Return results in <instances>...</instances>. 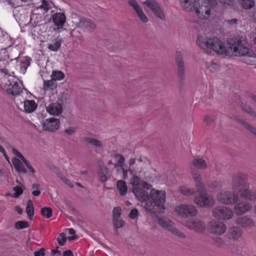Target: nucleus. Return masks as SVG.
Segmentation results:
<instances>
[{
	"instance_id": "1",
	"label": "nucleus",
	"mask_w": 256,
	"mask_h": 256,
	"mask_svg": "<svg viewBox=\"0 0 256 256\" xmlns=\"http://www.w3.org/2000/svg\"><path fill=\"white\" fill-rule=\"evenodd\" d=\"M198 46L206 52H214L217 54L229 56H247L253 57L254 52L250 50L238 38H230L228 40L226 46L218 38H204L198 36L196 40Z\"/></svg>"
},
{
	"instance_id": "2",
	"label": "nucleus",
	"mask_w": 256,
	"mask_h": 256,
	"mask_svg": "<svg viewBox=\"0 0 256 256\" xmlns=\"http://www.w3.org/2000/svg\"><path fill=\"white\" fill-rule=\"evenodd\" d=\"M248 176L242 172H238L232 176L231 186L234 192H238L240 198L252 202H256V191L249 188Z\"/></svg>"
},
{
	"instance_id": "3",
	"label": "nucleus",
	"mask_w": 256,
	"mask_h": 256,
	"mask_svg": "<svg viewBox=\"0 0 256 256\" xmlns=\"http://www.w3.org/2000/svg\"><path fill=\"white\" fill-rule=\"evenodd\" d=\"M207 166L206 160L200 158H194L190 164V170L192 178L196 183V186L199 192H204V184L198 169L205 170Z\"/></svg>"
},
{
	"instance_id": "4",
	"label": "nucleus",
	"mask_w": 256,
	"mask_h": 256,
	"mask_svg": "<svg viewBox=\"0 0 256 256\" xmlns=\"http://www.w3.org/2000/svg\"><path fill=\"white\" fill-rule=\"evenodd\" d=\"M73 18V23L76 28L84 32H92L96 28L97 26L95 22L89 18L75 15Z\"/></svg>"
},
{
	"instance_id": "5",
	"label": "nucleus",
	"mask_w": 256,
	"mask_h": 256,
	"mask_svg": "<svg viewBox=\"0 0 256 256\" xmlns=\"http://www.w3.org/2000/svg\"><path fill=\"white\" fill-rule=\"evenodd\" d=\"M240 196L234 191H222L218 193L216 198L218 202L225 204H233L238 202Z\"/></svg>"
},
{
	"instance_id": "6",
	"label": "nucleus",
	"mask_w": 256,
	"mask_h": 256,
	"mask_svg": "<svg viewBox=\"0 0 256 256\" xmlns=\"http://www.w3.org/2000/svg\"><path fill=\"white\" fill-rule=\"evenodd\" d=\"M156 208L158 209V214L162 213L164 210V203L166 202L165 192L155 190H150V196Z\"/></svg>"
},
{
	"instance_id": "7",
	"label": "nucleus",
	"mask_w": 256,
	"mask_h": 256,
	"mask_svg": "<svg viewBox=\"0 0 256 256\" xmlns=\"http://www.w3.org/2000/svg\"><path fill=\"white\" fill-rule=\"evenodd\" d=\"M175 211L178 216L182 218L194 216L198 213V210L194 206L190 204H180L176 206Z\"/></svg>"
},
{
	"instance_id": "8",
	"label": "nucleus",
	"mask_w": 256,
	"mask_h": 256,
	"mask_svg": "<svg viewBox=\"0 0 256 256\" xmlns=\"http://www.w3.org/2000/svg\"><path fill=\"white\" fill-rule=\"evenodd\" d=\"M196 189H198L196 188ZM197 191L200 193V196L194 198V203L202 207L212 206L214 203V200L208 194L206 193V189L204 188V192Z\"/></svg>"
},
{
	"instance_id": "9",
	"label": "nucleus",
	"mask_w": 256,
	"mask_h": 256,
	"mask_svg": "<svg viewBox=\"0 0 256 256\" xmlns=\"http://www.w3.org/2000/svg\"><path fill=\"white\" fill-rule=\"evenodd\" d=\"M214 216L220 220H230L233 215L232 210L226 206H220L215 208L212 210Z\"/></svg>"
},
{
	"instance_id": "10",
	"label": "nucleus",
	"mask_w": 256,
	"mask_h": 256,
	"mask_svg": "<svg viewBox=\"0 0 256 256\" xmlns=\"http://www.w3.org/2000/svg\"><path fill=\"white\" fill-rule=\"evenodd\" d=\"M175 60L178 69V77L180 81H182L185 78V67L183 56L180 52H176Z\"/></svg>"
},
{
	"instance_id": "11",
	"label": "nucleus",
	"mask_w": 256,
	"mask_h": 256,
	"mask_svg": "<svg viewBox=\"0 0 256 256\" xmlns=\"http://www.w3.org/2000/svg\"><path fill=\"white\" fill-rule=\"evenodd\" d=\"M128 3L134 10L138 17L142 23L148 22V18L136 0H128Z\"/></svg>"
},
{
	"instance_id": "12",
	"label": "nucleus",
	"mask_w": 256,
	"mask_h": 256,
	"mask_svg": "<svg viewBox=\"0 0 256 256\" xmlns=\"http://www.w3.org/2000/svg\"><path fill=\"white\" fill-rule=\"evenodd\" d=\"M252 208V205L247 201H242L238 202L234 206V212L236 215L240 216L250 212Z\"/></svg>"
},
{
	"instance_id": "13",
	"label": "nucleus",
	"mask_w": 256,
	"mask_h": 256,
	"mask_svg": "<svg viewBox=\"0 0 256 256\" xmlns=\"http://www.w3.org/2000/svg\"><path fill=\"white\" fill-rule=\"evenodd\" d=\"M208 228L211 233L220 235L226 232V225L220 222L211 221L209 222Z\"/></svg>"
},
{
	"instance_id": "14",
	"label": "nucleus",
	"mask_w": 256,
	"mask_h": 256,
	"mask_svg": "<svg viewBox=\"0 0 256 256\" xmlns=\"http://www.w3.org/2000/svg\"><path fill=\"white\" fill-rule=\"evenodd\" d=\"M236 223L244 228L251 229L254 227L256 221L251 217L244 216L238 218Z\"/></svg>"
},
{
	"instance_id": "15",
	"label": "nucleus",
	"mask_w": 256,
	"mask_h": 256,
	"mask_svg": "<svg viewBox=\"0 0 256 256\" xmlns=\"http://www.w3.org/2000/svg\"><path fill=\"white\" fill-rule=\"evenodd\" d=\"M60 124V122L58 119L51 118L43 122L42 128L44 130L54 132L58 128Z\"/></svg>"
},
{
	"instance_id": "16",
	"label": "nucleus",
	"mask_w": 256,
	"mask_h": 256,
	"mask_svg": "<svg viewBox=\"0 0 256 256\" xmlns=\"http://www.w3.org/2000/svg\"><path fill=\"white\" fill-rule=\"evenodd\" d=\"M186 226L188 228L198 232H202L206 230L205 224L198 220L188 222L186 223Z\"/></svg>"
},
{
	"instance_id": "17",
	"label": "nucleus",
	"mask_w": 256,
	"mask_h": 256,
	"mask_svg": "<svg viewBox=\"0 0 256 256\" xmlns=\"http://www.w3.org/2000/svg\"><path fill=\"white\" fill-rule=\"evenodd\" d=\"M146 190V188L140 186V188H133L132 192L139 200L144 202L148 200L150 198L148 193Z\"/></svg>"
},
{
	"instance_id": "18",
	"label": "nucleus",
	"mask_w": 256,
	"mask_h": 256,
	"mask_svg": "<svg viewBox=\"0 0 256 256\" xmlns=\"http://www.w3.org/2000/svg\"><path fill=\"white\" fill-rule=\"evenodd\" d=\"M209 7L208 6H202L198 8H194L199 18L202 20L208 19L210 14V5Z\"/></svg>"
},
{
	"instance_id": "19",
	"label": "nucleus",
	"mask_w": 256,
	"mask_h": 256,
	"mask_svg": "<svg viewBox=\"0 0 256 256\" xmlns=\"http://www.w3.org/2000/svg\"><path fill=\"white\" fill-rule=\"evenodd\" d=\"M47 112L51 115L58 116L62 112V106L58 102H53L46 107Z\"/></svg>"
},
{
	"instance_id": "20",
	"label": "nucleus",
	"mask_w": 256,
	"mask_h": 256,
	"mask_svg": "<svg viewBox=\"0 0 256 256\" xmlns=\"http://www.w3.org/2000/svg\"><path fill=\"white\" fill-rule=\"evenodd\" d=\"M66 16L64 13H56L52 16V20L58 29L62 28L66 22Z\"/></svg>"
},
{
	"instance_id": "21",
	"label": "nucleus",
	"mask_w": 256,
	"mask_h": 256,
	"mask_svg": "<svg viewBox=\"0 0 256 256\" xmlns=\"http://www.w3.org/2000/svg\"><path fill=\"white\" fill-rule=\"evenodd\" d=\"M236 120L243 127L252 134L256 138V127L246 122L245 120L240 118H237Z\"/></svg>"
},
{
	"instance_id": "22",
	"label": "nucleus",
	"mask_w": 256,
	"mask_h": 256,
	"mask_svg": "<svg viewBox=\"0 0 256 256\" xmlns=\"http://www.w3.org/2000/svg\"><path fill=\"white\" fill-rule=\"evenodd\" d=\"M130 184L132 186L133 188L142 186L144 188H146V190H150L152 187L150 184L142 182L141 180L137 176H134L132 178H131Z\"/></svg>"
},
{
	"instance_id": "23",
	"label": "nucleus",
	"mask_w": 256,
	"mask_h": 256,
	"mask_svg": "<svg viewBox=\"0 0 256 256\" xmlns=\"http://www.w3.org/2000/svg\"><path fill=\"white\" fill-rule=\"evenodd\" d=\"M98 176L100 182H106L110 178V174L106 166H100L98 172Z\"/></svg>"
},
{
	"instance_id": "24",
	"label": "nucleus",
	"mask_w": 256,
	"mask_h": 256,
	"mask_svg": "<svg viewBox=\"0 0 256 256\" xmlns=\"http://www.w3.org/2000/svg\"><path fill=\"white\" fill-rule=\"evenodd\" d=\"M117 163H115L114 164V167L116 168L118 166H119L122 170L124 171V172H126V164L124 162L125 158L121 154H116L114 156Z\"/></svg>"
},
{
	"instance_id": "25",
	"label": "nucleus",
	"mask_w": 256,
	"mask_h": 256,
	"mask_svg": "<svg viewBox=\"0 0 256 256\" xmlns=\"http://www.w3.org/2000/svg\"><path fill=\"white\" fill-rule=\"evenodd\" d=\"M82 141L87 144H90L96 148H102L103 146L102 142L98 140L90 138V137H83L82 138Z\"/></svg>"
},
{
	"instance_id": "26",
	"label": "nucleus",
	"mask_w": 256,
	"mask_h": 256,
	"mask_svg": "<svg viewBox=\"0 0 256 256\" xmlns=\"http://www.w3.org/2000/svg\"><path fill=\"white\" fill-rule=\"evenodd\" d=\"M30 22L34 26L42 24H43V18L42 14H34L32 12Z\"/></svg>"
},
{
	"instance_id": "27",
	"label": "nucleus",
	"mask_w": 256,
	"mask_h": 256,
	"mask_svg": "<svg viewBox=\"0 0 256 256\" xmlns=\"http://www.w3.org/2000/svg\"><path fill=\"white\" fill-rule=\"evenodd\" d=\"M230 237L234 240H238L242 234V230L237 226H234L230 228L229 232Z\"/></svg>"
},
{
	"instance_id": "28",
	"label": "nucleus",
	"mask_w": 256,
	"mask_h": 256,
	"mask_svg": "<svg viewBox=\"0 0 256 256\" xmlns=\"http://www.w3.org/2000/svg\"><path fill=\"white\" fill-rule=\"evenodd\" d=\"M37 105L32 100H27L24 102V108L26 112L30 113L33 112L36 108Z\"/></svg>"
},
{
	"instance_id": "29",
	"label": "nucleus",
	"mask_w": 256,
	"mask_h": 256,
	"mask_svg": "<svg viewBox=\"0 0 256 256\" xmlns=\"http://www.w3.org/2000/svg\"><path fill=\"white\" fill-rule=\"evenodd\" d=\"M12 162L14 168L18 172L24 174L26 173V170L24 168L22 162L19 159L14 158L12 160Z\"/></svg>"
},
{
	"instance_id": "30",
	"label": "nucleus",
	"mask_w": 256,
	"mask_h": 256,
	"mask_svg": "<svg viewBox=\"0 0 256 256\" xmlns=\"http://www.w3.org/2000/svg\"><path fill=\"white\" fill-rule=\"evenodd\" d=\"M151 11L152 12V13L154 14L155 16H156L160 20H166V15L160 4H158V6H156L152 10H151Z\"/></svg>"
},
{
	"instance_id": "31",
	"label": "nucleus",
	"mask_w": 256,
	"mask_h": 256,
	"mask_svg": "<svg viewBox=\"0 0 256 256\" xmlns=\"http://www.w3.org/2000/svg\"><path fill=\"white\" fill-rule=\"evenodd\" d=\"M20 88L18 82H14L13 85L10 84L7 89L8 92L12 95L15 96L18 94L20 92Z\"/></svg>"
},
{
	"instance_id": "32",
	"label": "nucleus",
	"mask_w": 256,
	"mask_h": 256,
	"mask_svg": "<svg viewBox=\"0 0 256 256\" xmlns=\"http://www.w3.org/2000/svg\"><path fill=\"white\" fill-rule=\"evenodd\" d=\"M62 40L58 38H56L52 40V44L48 46V48L52 51L56 52L60 47Z\"/></svg>"
},
{
	"instance_id": "33",
	"label": "nucleus",
	"mask_w": 256,
	"mask_h": 256,
	"mask_svg": "<svg viewBox=\"0 0 256 256\" xmlns=\"http://www.w3.org/2000/svg\"><path fill=\"white\" fill-rule=\"evenodd\" d=\"M56 88V82L52 78L50 80H44L43 85V90L46 91L48 90H54Z\"/></svg>"
},
{
	"instance_id": "34",
	"label": "nucleus",
	"mask_w": 256,
	"mask_h": 256,
	"mask_svg": "<svg viewBox=\"0 0 256 256\" xmlns=\"http://www.w3.org/2000/svg\"><path fill=\"white\" fill-rule=\"evenodd\" d=\"M117 188L122 196H124L127 192L128 187L126 183L123 180H118L117 182Z\"/></svg>"
},
{
	"instance_id": "35",
	"label": "nucleus",
	"mask_w": 256,
	"mask_h": 256,
	"mask_svg": "<svg viewBox=\"0 0 256 256\" xmlns=\"http://www.w3.org/2000/svg\"><path fill=\"white\" fill-rule=\"evenodd\" d=\"M158 224L162 228L168 230L170 231V229L172 226V222L164 218H159L158 219Z\"/></svg>"
},
{
	"instance_id": "36",
	"label": "nucleus",
	"mask_w": 256,
	"mask_h": 256,
	"mask_svg": "<svg viewBox=\"0 0 256 256\" xmlns=\"http://www.w3.org/2000/svg\"><path fill=\"white\" fill-rule=\"evenodd\" d=\"M26 212L30 220H32L34 215V208L32 200H28L27 202Z\"/></svg>"
},
{
	"instance_id": "37",
	"label": "nucleus",
	"mask_w": 256,
	"mask_h": 256,
	"mask_svg": "<svg viewBox=\"0 0 256 256\" xmlns=\"http://www.w3.org/2000/svg\"><path fill=\"white\" fill-rule=\"evenodd\" d=\"M240 4L246 10L250 9L254 6V0H240Z\"/></svg>"
},
{
	"instance_id": "38",
	"label": "nucleus",
	"mask_w": 256,
	"mask_h": 256,
	"mask_svg": "<svg viewBox=\"0 0 256 256\" xmlns=\"http://www.w3.org/2000/svg\"><path fill=\"white\" fill-rule=\"evenodd\" d=\"M155 204L151 202H147L145 204L144 208L146 210L152 214H158V209L156 208Z\"/></svg>"
},
{
	"instance_id": "39",
	"label": "nucleus",
	"mask_w": 256,
	"mask_h": 256,
	"mask_svg": "<svg viewBox=\"0 0 256 256\" xmlns=\"http://www.w3.org/2000/svg\"><path fill=\"white\" fill-rule=\"evenodd\" d=\"M64 77V74L60 70L53 71L51 75V78L55 82L56 80H62Z\"/></svg>"
},
{
	"instance_id": "40",
	"label": "nucleus",
	"mask_w": 256,
	"mask_h": 256,
	"mask_svg": "<svg viewBox=\"0 0 256 256\" xmlns=\"http://www.w3.org/2000/svg\"><path fill=\"white\" fill-rule=\"evenodd\" d=\"M69 98L68 91L66 90L63 92H61L58 96V100L62 104H66Z\"/></svg>"
},
{
	"instance_id": "41",
	"label": "nucleus",
	"mask_w": 256,
	"mask_h": 256,
	"mask_svg": "<svg viewBox=\"0 0 256 256\" xmlns=\"http://www.w3.org/2000/svg\"><path fill=\"white\" fill-rule=\"evenodd\" d=\"M52 210L50 207H44L42 208L40 213L42 215L47 218L52 216Z\"/></svg>"
},
{
	"instance_id": "42",
	"label": "nucleus",
	"mask_w": 256,
	"mask_h": 256,
	"mask_svg": "<svg viewBox=\"0 0 256 256\" xmlns=\"http://www.w3.org/2000/svg\"><path fill=\"white\" fill-rule=\"evenodd\" d=\"M242 110L250 116L256 118V112L252 106L249 105H244L242 107Z\"/></svg>"
},
{
	"instance_id": "43",
	"label": "nucleus",
	"mask_w": 256,
	"mask_h": 256,
	"mask_svg": "<svg viewBox=\"0 0 256 256\" xmlns=\"http://www.w3.org/2000/svg\"><path fill=\"white\" fill-rule=\"evenodd\" d=\"M142 4L146 6L150 10L160 4L156 0H146Z\"/></svg>"
},
{
	"instance_id": "44",
	"label": "nucleus",
	"mask_w": 256,
	"mask_h": 256,
	"mask_svg": "<svg viewBox=\"0 0 256 256\" xmlns=\"http://www.w3.org/2000/svg\"><path fill=\"white\" fill-rule=\"evenodd\" d=\"M29 226L28 222L25 220H20L16 222L14 224V228L17 230L27 228Z\"/></svg>"
},
{
	"instance_id": "45",
	"label": "nucleus",
	"mask_w": 256,
	"mask_h": 256,
	"mask_svg": "<svg viewBox=\"0 0 256 256\" xmlns=\"http://www.w3.org/2000/svg\"><path fill=\"white\" fill-rule=\"evenodd\" d=\"M113 224L115 228H118L124 226L126 222L124 220L117 218L113 219Z\"/></svg>"
},
{
	"instance_id": "46",
	"label": "nucleus",
	"mask_w": 256,
	"mask_h": 256,
	"mask_svg": "<svg viewBox=\"0 0 256 256\" xmlns=\"http://www.w3.org/2000/svg\"><path fill=\"white\" fill-rule=\"evenodd\" d=\"M182 6L187 12L192 10L190 0H180Z\"/></svg>"
},
{
	"instance_id": "47",
	"label": "nucleus",
	"mask_w": 256,
	"mask_h": 256,
	"mask_svg": "<svg viewBox=\"0 0 256 256\" xmlns=\"http://www.w3.org/2000/svg\"><path fill=\"white\" fill-rule=\"evenodd\" d=\"M180 191L181 193L187 196L192 195L195 193L194 190L188 188L186 187L180 188Z\"/></svg>"
},
{
	"instance_id": "48",
	"label": "nucleus",
	"mask_w": 256,
	"mask_h": 256,
	"mask_svg": "<svg viewBox=\"0 0 256 256\" xmlns=\"http://www.w3.org/2000/svg\"><path fill=\"white\" fill-rule=\"evenodd\" d=\"M28 65L29 62H28L26 60H22L20 64V72L22 74H24Z\"/></svg>"
},
{
	"instance_id": "49",
	"label": "nucleus",
	"mask_w": 256,
	"mask_h": 256,
	"mask_svg": "<svg viewBox=\"0 0 256 256\" xmlns=\"http://www.w3.org/2000/svg\"><path fill=\"white\" fill-rule=\"evenodd\" d=\"M224 185V182L222 181H214L211 183L210 186L212 188L218 189L221 188Z\"/></svg>"
},
{
	"instance_id": "50",
	"label": "nucleus",
	"mask_w": 256,
	"mask_h": 256,
	"mask_svg": "<svg viewBox=\"0 0 256 256\" xmlns=\"http://www.w3.org/2000/svg\"><path fill=\"white\" fill-rule=\"evenodd\" d=\"M56 240L60 246H62L64 245L65 242L66 240V238L65 236V234L64 232L60 234L59 237L57 238Z\"/></svg>"
},
{
	"instance_id": "51",
	"label": "nucleus",
	"mask_w": 256,
	"mask_h": 256,
	"mask_svg": "<svg viewBox=\"0 0 256 256\" xmlns=\"http://www.w3.org/2000/svg\"><path fill=\"white\" fill-rule=\"evenodd\" d=\"M121 208L120 206L115 207L112 211L113 219L119 218L121 214Z\"/></svg>"
},
{
	"instance_id": "52",
	"label": "nucleus",
	"mask_w": 256,
	"mask_h": 256,
	"mask_svg": "<svg viewBox=\"0 0 256 256\" xmlns=\"http://www.w3.org/2000/svg\"><path fill=\"white\" fill-rule=\"evenodd\" d=\"M214 122V119L210 116H206L204 118V122L208 126H211Z\"/></svg>"
},
{
	"instance_id": "53",
	"label": "nucleus",
	"mask_w": 256,
	"mask_h": 256,
	"mask_svg": "<svg viewBox=\"0 0 256 256\" xmlns=\"http://www.w3.org/2000/svg\"><path fill=\"white\" fill-rule=\"evenodd\" d=\"M14 191L16 192L14 194V196L16 198H18L20 195H21L23 192L22 189L18 186H16L12 188Z\"/></svg>"
},
{
	"instance_id": "54",
	"label": "nucleus",
	"mask_w": 256,
	"mask_h": 256,
	"mask_svg": "<svg viewBox=\"0 0 256 256\" xmlns=\"http://www.w3.org/2000/svg\"><path fill=\"white\" fill-rule=\"evenodd\" d=\"M170 232H172L173 234L181 238H184L185 237V235L184 233L178 230V229L176 228L173 226L170 229Z\"/></svg>"
},
{
	"instance_id": "55",
	"label": "nucleus",
	"mask_w": 256,
	"mask_h": 256,
	"mask_svg": "<svg viewBox=\"0 0 256 256\" xmlns=\"http://www.w3.org/2000/svg\"><path fill=\"white\" fill-rule=\"evenodd\" d=\"M214 243L218 247H223L224 245V240L219 237H217L214 239Z\"/></svg>"
},
{
	"instance_id": "56",
	"label": "nucleus",
	"mask_w": 256,
	"mask_h": 256,
	"mask_svg": "<svg viewBox=\"0 0 256 256\" xmlns=\"http://www.w3.org/2000/svg\"><path fill=\"white\" fill-rule=\"evenodd\" d=\"M219 68V65L214 62L208 66V68L212 72H214L215 70H218Z\"/></svg>"
},
{
	"instance_id": "57",
	"label": "nucleus",
	"mask_w": 256,
	"mask_h": 256,
	"mask_svg": "<svg viewBox=\"0 0 256 256\" xmlns=\"http://www.w3.org/2000/svg\"><path fill=\"white\" fill-rule=\"evenodd\" d=\"M48 2L44 0V1L42 2V4L38 7L37 10L42 8L44 10V14H45L49 10V8H48Z\"/></svg>"
},
{
	"instance_id": "58",
	"label": "nucleus",
	"mask_w": 256,
	"mask_h": 256,
	"mask_svg": "<svg viewBox=\"0 0 256 256\" xmlns=\"http://www.w3.org/2000/svg\"><path fill=\"white\" fill-rule=\"evenodd\" d=\"M220 2L226 7L232 6L234 4V0H221Z\"/></svg>"
},
{
	"instance_id": "59",
	"label": "nucleus",
	"mask_w": 256,
	"mask_h": 256,
	"mask_svg": "<svg viewBox=\"0 0 256 256\" xmlns=\"http://www.w3.org/2000/svg\"><path fill=\"white\" fill-rule=\"evenodd\" d=\"M138 210L136 208H134L131 210L129 214V217L132 219H134L138 216Z\"/></svg>"
},
{
	"instance_id": "60",
	"label": "nucleus",
	"mask_w": 256,
	"mask_h": 256,
	"mask_svg": "<svg viewBox=\"0 0 256 256\" xmlns=\"http://www.w3.org/2000/svg\"><path fill=\"white\" fill-rule=\"evenodd\" d=\"M70 34L72 36L80 38L82 37V34L76 29H74L70 32Z\"/></svg>"
},
{
	"instance_id": "61",
	"label": "nucleus",
	"mask_w": 256,
	"mask_h": 256,
	"mask_svg": "<svg viewBox=\"0 0 256 256\" xmlns=\"http://www.w3.org/2000/svg\"><path fill=\"white\" fill-rule=\"evenodd\" d=\"M44 248H41L38 251L34 252V256H44Z\"/></svg>"
},
{
	"instance_id": "62",
	"label": "nucleus",
	"mask_w": 256,
	"mask_h": 256,
	"mask_svg": "<svg viewBox=\"0 0 256 256\" xmlns=\"http://www.w3.org/2000/svg\"><path fill=\"white\" fill-rule=\"evenodd\" d=\"M12 152L16 155L17 157L20 158V160L24 157L22 154L20 153L17 150H16L15 148H12Z\"/></svg>"
},
{
	"instance_id": "63",
	"label": "nucleus",
	"mask_w": 256,
	"mask_h": 256,
	"mask_svg": "<svg viewBox=\"0 0 256 256\" xmlns=\"http://www.w3.org/2000/svg\"><path fill=\"white\" fill-rule=\"evenodd\" d=\"M208 4L210 5L212 8L216 7L218 4L216 0H208Z\"/></svg>"
},
{
	"instance_id": "64",
	"label": "nucleus",
	"mask_w": 256,
	"mask_h": 256,
	"mask_svg": "<svg viewBox=\"0 0 256 256\" xmlns=\"http://www.w3.org/2000/svg\"><path fill=\"white\" fill-rule=\"evenodd\" d=\"M65 132L68 135H72L75 133V128H68L65 130Z\"/></svg>"
}]
</instances>
